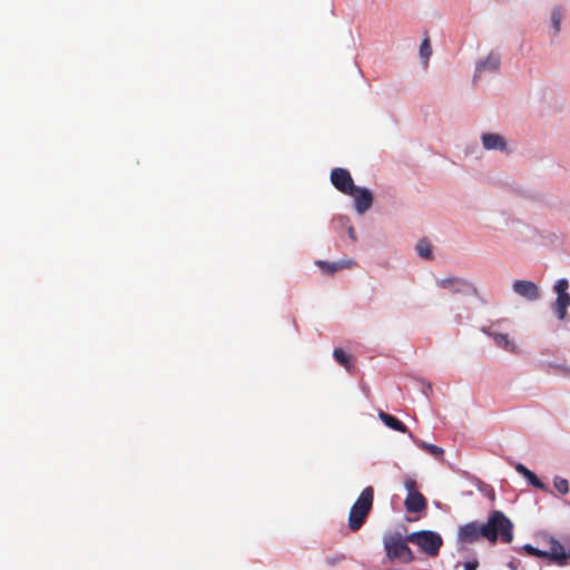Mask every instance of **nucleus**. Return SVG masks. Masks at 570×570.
Listing matches in <instances>:
<instances>
[{
  "instance_id": "obj_1",
  "label": "nucleus",
  "mask_w": 570,
  "mask_h": 570,
  "mask_svg": "<svg viewBox=\"0 0 570 570\" xmlns=\"http://www.w3.org/2000/svg\"><path fill=\"white\" fill-rule=\"evenodd\" d=\"M512 522L501 511H493L484 524L470 522L459 529V539L462 542L472 543L480 538L495 542L499 538L504 543L513 539Z\"/></svg>"
},
{
  "instance_id": "obj_2",
  "label": "nucleus",
  "mask_w": 570,
  "mask_h": 570,
  "mask_svg": "<svg viewBox=\"0 0 570 570\" xmlns=\"http://www.w3.org/2000/svg\"><path fill=\"white\" fill-rule=\"evenodd\" d=\"M374 500V490L372 487L363 489L348 514V528L355 532L362 528L367 515L370 514Z\"/></svg>"
},
{
  "instance_id": "obj_3",
  "label": "nucleus",
  "mask_w": 570,
  "mask_h": 570,
  "mask_svg": "<svg viewBox=\"0 0 570 570\" xmlns=\"http://www.w3.org/2000/svg\"><path fill=\"white\" fill-rule=\"evenodd\" d=\"M406 539L404 540L397 533L384 537L383 543L386 557L390 560H400L404 563L412 562L414 560V556L410 547L406 544Z\"/></svg>"
},
{
  "instance_id": "obj_4",
  "label": "nucleus",
  "mask_w": 570,
  "mask_h": 570,
  "mask_svg": "<svg viewBox=\"0 0 570 570\" xmlns=\"http://www.w3.org/2000/svg\"><path fill=\"white\" fill-rule=\"evenodd\" d=\"M406 540L417 544L423 552L431 557H436L443 544L441 535L430 530L412 532L406 537Z\"/></svg>"
},
{
  "instance_id": "obj_5",
  "label": "nucleus",
  "mask_w": 570,
  "mask_h": 570,
  "mask_svg": "<svg viewBox=\"0 0 570 570\" xmlns=\"http://www.w3.org/2000/svg\"><path fill=\"white\" fill-rule=\"evenodd\" d=\"M404 488L407 491V495L404 500L406 511L410 513H419L426 510L428 501L425 497L416 490V481L411 476H406Z\"/></svg>"
},
{
  "instance_id": "obj_6",
  "label": "nucleus",
  "mask_w": 570,
  "mask_h": 570,
  "mask_svg": "<svg viewBox=\"0 0 570 570\" xmlns=\"http://www.w3.org/2000/svg\"><path fill=\"white\" fill-rule=\"evenodd\" d=\"M331 183L341 193L345 195H354L356 186L350 174L345 168H334L331 171Z\"/></svg>"
},
{
  "instance_id": "obj_7",
  "label": "nucleus",
  "mask_w": 570,
  "mask_h": 570,
  "mask_svg": "<svg viewBox=\"0 0 570 570\" xmlns=\"http://www.w3.org/2000/svg\"><path fill=\"white\" fill-rule=\"evenodd\" d=\"M438 286L443 289H449L453 294H476L475 286L469 281L460 277H448L438 281Z\"/></svg>"
},
{
  "instance_id": "obj_8",
  "label": "nucleus",
  "mask_w": 570,
  "mask_h": 570,
  "mask_svg": "<svg viewBox=\"0 0 570 570\" xmlns=\"http://www.w3.org/2000/svg\"><path fill=\"white\" fill-rule=\"evenodd\" d=\"M549 549L546 550V556L549 560L556 562L558 566H567L570 559L569 552L566 551L564 547L557 540L551 538L548 541Z\"/></svg>"
},
{
  "instance_id": "obj_9",
  "label": "nucleus",
  "mask_w": 570,
  "mask_h": 570,
  "mask_svg": "<svg viewBox=\"0 0 570 570\" xmlns=\"http://www.w3.org/2000/svg\"><path fill=\"white\" fill-rule=\"evenodd\" d=\"M512 288L518 295L529 301H535L540 297L538 286L531 281H515Z\"/></svg>"
},
{
  "instance_id": "obj_10",
  "label": "nucleus",
  "mask_w": 570,
  "mask_h": 570,
  "mask_svg": "<svg viewBox=\"0 0 570 570\" xmlns=\"http://www.w3.org/2000/svg\"><path fill=\"white\" fill-rule=\"evenodd\" d=\"M351 196L354 197L355 210L358 214L362 215L371 208L373 203V196L368 189L356 187L355 194Z\"/></svg>"
},
{
  "instance_id": "obj_11",
  "label": "nucleus",
  "mask_w": 570,
  "mask_h": 570,
  "mask_svg": "<svg viewBox=\"0 0 570 570\" xmlns=\"http://www.w3.org/2000/svg\"><path fill=\"white\" fill-rule=\"evenodd\" d=\"M500 67V57L495 53H490L485 60L480 61L476 65L474 80L482 73L484 70L497 71Z\"/></svg>"
},
{
  "instance_id": "obj_12",
  "label": "nucleus",
  "mask_w": 570,
  "mask_h": 570,
  "mask_svg": "<svg viewBox=\"0 0 570 570\" xmlns=\"http://www.w3.org/2000/svg\"><path fill=\"white\" fill-rule=\"evenodd\" d=\"M379 417L386 426H389L390 429H392L394 431H397L401 433L409 432L407 426L403 422H401L399 419H396L395 416H393L389 413L380 411Z\"/></svg>"
},
{
  "instance_id": "obj_13",
  "label": "nucleus",
  "mask_w": 570,
  "mask_h": 570,
  "mask_svg": "<svg viewBox=\"0 0 570 570\" xmlns=\"http://www.w3.org/2000/svg\"><path fill=\"white\" fill-rule=\"evenodd\" d=\"M482 142L485 149H500L505 148V140L498 134H484L482 136Z\"/></svg>"
},
{
  "instance_id": "obj_14",
  "label": "nucleus",
  "mask_w": 570,
  "mask_h": 570,
  "mask_svg": "<svg viewBox=\"0 0 570 570\" xmlns=\"http://www.w3.org/2000/svg\"><path fill=\"white\" fill-rule=\"evenodd\" d=\"M490 336H492V338L494 340L495 344L508 351V352H512V353H515L517 352V346L509 338V335L508 334H503V333H497V332H491L489 333Z\"/></svg>"
},
{
  "instance_id": "obj_15",
  "label": "nucleus",
  "mask_w": 570,
  "mask_h": 570,
  "mask_svg": "<svg viewBox=\"0 0 570 570\" xmlns=\"http://www.w3.org/2000/svg\"><path fill=\"white\" fill-rule=\"evenodd\" d=\"M333 357L342 365L346 371L351 372L354 368L351 355L346 354L343 348H335L333 351Z\"/></svg>"
},
{
  "instance_id": "obj_16",
  "label": "nucleus",
  "mask_w": 570,
  "mask_h": 570,
  "mask_svg": "<svg viewBox=\"0 0 570 570\" xmlns=\"http://www.w3.org/2000/svg\"><path fill=\"white\" fill-rule=\"evenodd\" d=\"M570 304V298L557 297L552 304V311L560 321H563L567 316V308Z\"/></svg>"
},
{
  "instance_id": "obj_17",
  "label": "nucleus",
  "mask_w": 570,
  "mask_h": 570,
  "mask_svg": "<svg viewBox=\"0 0 570 570\" xmlns=\"http://www.w3.org/2000/svg\"><path fill=\"white\" fill-rule=\"evenodd\" d=\"M316 265L326 274H334L340 268L348 267L351 266V262L348 263H330L325 261H317Z\"/></svg>"
},
{
  "instance_id": "obj_18",
  "label": "nucleus",
  "mask_w": 570,
  "mask_h": 570,
  "mask_svg": "<svg viewBox=\"0 0 570 570\" xmlns=\"http://www.w3.org/2000/svg\"><path fill=\"white\" fill-rule=\"evenodd\" d=\"M416 250H417V254L422 257V258H425V259H432L433 258V255H432V248H431V244L429 243L428 239H421L417 244H416Z\"/></svg>"
},
{
  "instance_id": "obj_19",
  "label": "nucleus",
  "mask_w": 570,
  "mask_h": 570,
  "mask_svg": "<svg viewBox=\"0 0 570 570\" xmlns=\"http://www.w3.org/2000/svg\"><path fill=\"white\" fill-rule=\"evenodd\" d=\"M416 444L436 459H442L444 454V450L438 445L430 444L423 441L416 442Z\"/></svg>"
},
{
  "instance_id": "obj_20",
  "label": "nucleus",
  "mask_w": 570,
  "mask_h": 570,
  "mask_svg": "<svg viewBox=\"0 0 570 570\" xmlns=\"http://www.w3.org/2000/svg\"><path fill=\"white\" fill-rule=\"evenodd\" d=\"M569 282L567 278H560L553 286L554 292L557 293V297H567L570 298L568 293Z\"/></svg>"
},
{
  "instance_id": "obj_21",
  "label": "nucleus",
  "mask_w": 570,
  "mask_h": 570,
  "mask_svg": "<svg viewBox=\"0 0 570 570\" xmlns=\"http://www.w3.org/2000/svg\"><path fill=\"white\" fill-rule=\"evenodd\" d=\"M432 55V48L430 43L429 36H426L420 46V56L424 59L425 63H428V60L430 59Z\"/></svg>"
},
{
  "instance_id": "obj_22",
  "label": "nucleus",
  "mask_w": 570,
  "mask_h": 570,
  "mask_svg": "<svg viewBox=\"0 0 570 570\" xmlns=\"http://www.w3.org/2000/svg\"><path fill=\"white\" fill-rule=\"evenodd\" d=\"M553 485L556 490L561 494H567L569 492V483L567 479L556 476L553 480Z\"/></svg>"
},
{
  "instance_id": "obj_23",
  "label": "nucleus",
  "mask_w": 570,
  "mask_h": 570,
  "mask_svg": "<svg viewBox=\"0 0 570 570\" xmlns=\"http://www.w3.org/2000/svg\"><path fill=\"white\" fill-rule=\"evenodd\" d=\"M561 19H562L561 9L556 8L552 11V16H551L552 27H553L556 33H558L560 31Z\"/></svg>"
},
{
  "instance_id": "obj_24",
  "label": "nucleus",
  "mask_w": 570,
  "mask_h": 570,
  "mask_svg": "<svg viewBox=\"0 0 570 570\" xmlns=\"http://www.w3.org/2000/svg\"><path fill=\"white\" fill-rule=\"evenodd\" d=\"M524 551L529 554V556H532V557H538V558H547L546 556V550H540L531 544H525L523 547Z\"/></svg>"
},
{
  "instance_id": "obj_25",
  "label": "nucleus",
  "mask_w": 570,
  "mask_h": 570,
  "mask_svg": "<svg viewBox=\"0 0 570 570\" xmlns=\"http://www.w3.org/2000/svg\"><path fill=\"white\" fill-rule=\"evenodd\" d=\"M527 480L532 487L540 489V490H546V484L543 482H541L540 479L532 471L529 474V476L527 478Z\"/></svg>"
},
{
  "instance_id": "obj_26",
  "label": "nucleus",
  "mask_w": 570,
  "mask_h": 570,
  "mask_svg": "<svg viewBox=\"0 0 570 570\" xmlns=\"http://www.w3.org/2000/svg\"><path fill=\"white\" fill-rule=\"evenodd\" d=\"M479 567L478 560L469 561L464 564V570H476Z\"/></svg>"
},
{
  "instance_id": "obj_27",
  "label": "nucleus",
  "mask_w": 570,
  "mask_h": 570,
  "mask_svg": "<svg viewBox=\"0 0 570 570\" xmlns=\"http://www.w3.org/2000/svg\"><path fill=\"white\" fill-rule=\"evenodd\" d=\"M514 468L521 474L527 466H524L522 463H517Z\"/></svg>"
},
{
  "instance_id": "obj_28",
  "label": "nucleus",
  "mask_w": 570,
  "mask_h": 570,
  "mask_svg": "<svg viewBox=\"0 0 570 570\" xmlns=\"http://www.w3.org/2000/svg\"><path fill=\"white\" fill-rule=\"evenodd\" d=\"M348 235L350 237L355 240L356 239V236H355V230L353 227H348Z\"/></svg>"
},
{
  "instance_id": "obj_29",
  "label": "nucleus",
  "mask_w": 570,
  "mask_h": 570,
  "mask_svg": "<svg viewBox=\"0 0 570 570\" xmlns=\"http://www.w3.org/2000/svg\"><path fill=\"white\" fill-rule=\"evenodd\" d=\"M531 473V470H529L528 468H525V470L521 473V475H523L525 479L529 476V474Z\"/></svg>"
}]
</instances>
